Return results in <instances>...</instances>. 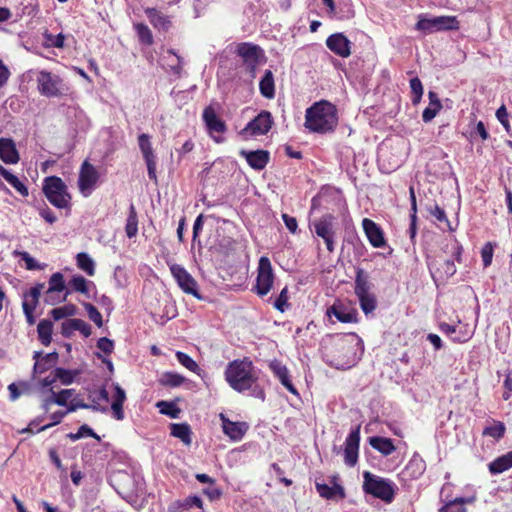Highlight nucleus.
<instances>
[{"label": "nucleus", "instance_id": "0eeeda50", "mask_svg": "<svg viewBox=\"0 0 512 512\" xmlns=\"http://www.w3.org/2000/svg\"><path fill=\"white\" fill-rule=\"evenodd\" d=\"M415 28L425 34L439 31H451L459 29V21L456 16H436L426 18L420 16Z\"/></svg>", "mask_w": 512, "mask_h": 512}, {"label": "nucleus", "instance_id": "3c124183", "mask_svg": "<svg viewBox=\"0 0 512 512\" xmlns=\"http://www.w3.org/2000/svg\"><path fill=\"white\" fill-rule=\"evenodd\" d=\"M43 288H44V284L38 283L35 286H33L28 292H26L23 295V298L25 299V297L27 296V300H29L30 305L37 307L38 302H39V297L41 295Z\"/></svg>", "mask_w": 512, "mask_h": 512}, {"label": "nucleus", "instance_id": "6ab92c4d", "mask_svg": "<svg viewBox=\"0 0 512 512\" xmlns=\"http://www.w3.org/2000/svg\"><path fill=\"white\" fill-rule=\"evenodd\" d=\"M220 418L222 420V429L225 435L233 441H239L243 438L248 430V425L245 422L230 421L224 416V414H220Z\"/></svg>", "mask_w": 512, "mask_h": 512}, {"label": "nucleus", "instance_id": "de8ad7c7", "mask_svg": "<svg viewBox=\"0 0 512 512\" xmlns=\"http://www.w3.org/2000/svg\"><path fill=\"white\" fill-rule=\"evenodd\" d=\"M176 358L178 362L189 371L194 373H198L200 371L198 364L188 354L178 351L176 352Z\"/></svg>", "mask_w": 512, "mask_h": 512}, {"label": "nucleus", "instance_id": "7c9ffc66", "mask_svg": "<svg viewBox=\"0 0 512 512\" xmlns=\"http://www.w3.org/2000/svg\"><path fill=\"white\" fill-rule=\"evenodd\" d=\"M260 93L267 99L275 96L274 76L271 70H266L259 83Z\"/></svg>", "mask_w": 512, "mask_h": 512}, {"label": "nucleus", "instance_id": "2eb2a0df", "mask_svg": "<svg viewBox=\"0 0 512 512\" xmlns=\"http://www.w3.org/2000/svg\"><path fill=\"white\" fill-rule=\"evenodd\" d=\"M360 442V427L353 429L345 440L344 462L347 466L353 467L358 461V451Z\"/></svg>", "mask_w": 512, "mask_h": 512}, {"label": "nucleus", "instance_id": "58836bf2", "mask_svg": "<svg viewBox=\"0 0 512 512\" xmlns=\"http://www.w3.org/2000/svg\"><path fill=\"white\" fill-rule=\"evenodd\" d=\"M125 232L128 238H133L138 233V218L133 204L130 205L129 214L126 220Z\"/></svg>", "mask_w": 512, "mask_h": 512}, {"label": "nucleus", "instance_id": "b1692460", "mask_svg": "<svg viewBox=\"0 0 512 512\" xmlns=\"http://www.w3.org/2000/svg\"><path fill=\"white\" fill-rule=\"evenodd\" d=\"M113 387L115 390V394L113 396V400L111 403V412L113 418H115L118 421H121L125 418L123 405L126 401V392L118 383H114Z\"/></svg>", "mask_w": 512, "mask_h": 512}, {"label": "nucleus", "instance_id": "cd10ccee", "mask_svg": "<svg viewBox=\"0 0 512 512\" xmlns=\"http://www.w3.org/2000/svg\"><path fill=\"white\" fill-rule=\"evenodd\" d=\"M372 284L369 281L368 274L362 269L357 268L356 269V276H355V286H354V292L357 297L371 294Z\"/></svg>", "mask_w": 512, "mask_h": 512}, {"label": "nucleus", "instance_id": "72a5a7b5", "mask_svg": "<svg viewBox=\"0 0 512 512\" xmlns=\"http://www.w3.org/2000/svg\"><path fill=\"white\" fill-rule=\"evenodd\" d=\"M425 470V461L420 457L419 454L415 453L407 464L406 471L408 472L409 476L417 479L425 472Z\"/></svg>", "mask_w": 512, "mask_h": 512}, {"label": "nucleus", "instance_id": "4468645a", "mask_svg": "<svg viewBox=\"0 0 512 512\" xmlns=\"http://www.w3.org/2000/svg\"><path fill=\"white\" fill-rule=\"evenodd\" d=\"M138 145L147 165L148 176L151 180L157 182L156 167L157 157L153 151L150 136L148 134H140L138 136Z\"/></svg>", "mask_w": 512, "mask_h": 512}, {"label": "nucleus", "instance_id": "a18cd8bd", "mask_svg": "<svg viewBox=\"0 0 512 512\" xmlns=\"http://www.w3.org/2000/svg\"><path fill=\"white\" fill-rule=\"evenodd\" d=\"M76 306L73 304L65 305L62 307L54 308L51 311V316L54 320L58 321L68 316H74L76 314Z\"/></svg>", "mask_w": 512, "mask_h": 512}, {"label": "nucleus", "instance_id": "13d9d810", "mask_svg": "<svg viewBox=\"0 0 512 512\" xmlns=\"http://www.w3.org/2000/svg\"><path fill=\"white\" fill-rule=\"evenodd\" d=\"M494 246L491 242H487L481 249V257L484 267H488L492 263Z\"/></svg>", "mask_w": 512, "mask_h": 512}, {"label": "nucleus", "instance_id": "9b49d317", "mask_svg": "<svg viewBox=\"0 0 512 512\" xmlns=\"http://www.w3.org/2000/svg\"><path fill=\"white\" fill-rule=\"evenodd\" d=\"M170 271L178 286L186 294H191L197 299H201V295L197 290V282L190 273L179 264L170 265Z\"/></svg>", "mask_w": 512, "mask_h": 512}, {"label": "nucleus", "instance_id": "c85d7f7f", "mask_svg": "<svg viewBox=\"0 0 512 512\" xmlns=\"http://www.w3.org/2000/svg\"><path fill=\"white\" fill-rule=\"evenodd\" d=\"M171 435L180 439L185 445H190L192 442V431L187 423H172L170 425Z\"/></svg>", "mask_w": 512, "mask_h": 512}, {"label": "nucleus", "instance_id": "393cba45", "mask_svg": "<svg viewBox=\"0 0 512 512\" xmlns=\"http://www.w3.org/2000/svg\"><path fill=\"white\" fill-rule=\"evenodd\" d=\"M65 289L64 276L60 272L51 275L49 279V287L46 291L45 303L55 305L58 301L53 299V294L62 292Z\"/></svg>", "mask_w": 512, "mask_h": 512}, {"label": "nucleus", "instance_id": "49530a36", "mask_svg": "<svg viewBox=\"0 0 512 512\" xmlns=\"http://www.w3.org/2000/svg\"><path fill=\"white\" fill-rule=\"evenodd\" d=\"M139 41L145 45H151L153 43V36L151 30L146 24L138 23L135 25Z\"/></svg>", "mask_w": 512, "mask_h": 512}, {"label": "nucleus", "instance_id": "69168bd1", "mask_svg": "<svg viewBox=\"0 0 512 512\" xmlns=\"http://www.w3.org/2000/svg\"><path fill=\"white\" fill-rule=\"evenodd\" d=\"M503 386H504V392H503L502 397L504 400H508L511 397V393H512V369L507 371V373L505 375Z\"/></svg>", "mask_w": 512, "mask_h": 512}, {"label": "nucleus", "instance_id": "c03bdc74", "mask_svg": "<svg viewBox=\"0 0 512 512\" xmlns=\"http://www.w3.org/2000/svg\"><path fill=\"white\" fill-rule=\"evenodd\" d=\"M157 407L160 412L164 415L169 416L172 419H177L180 414V409L173 403L168 401H159Z\"/></svg>", "mask_w": 512, "mask_h": 512}, {"label": "nucleus", "instance_id": "f8f14e48", "mask_svg": "<svg viewBox=\"0 0 512 512\" xmlns=\"http://www.w3.org/2000/svg\"><path fill=\"white\" fill-rule=\"evenodd\" d=\"M272 124L273 119L271 113L264 110L251 120L245 128L241 130L240 134L244 136L264 135L269 132Z\"/></svg>", "mask_w": 512, "mask_h": 512}, {"label": "nucleus", "instance_id": "412c9836", "mask_svg": "<svg viewBox=\"0 0 512 512\" xmlns=\"http://www.w3.org/2000/svg\"><path fill=\"white\" fill-rule=\"evenodd\" d=\"M0 159L5 164H17L19 162V152L13 139L0 138Z\"/></svg>", "mask_w": 512, "mask_h": 512}, {"label": "nucleus", "instance_id": "e2e57ef3", "mask_svg": "<svg viewBox=\"0 0 512 512\" xmlns=\"http://www.w3.org/2000/svg\"><path fill=\"white\" fill-rule=\"evenodd\" d=\"M21 259L25 262L26 269L28 270H40L43 268L41 264H39L36 259H34L29 253L22 252Z\"/></svg>", "mask_w": 512, "mask_h": 512}, {"label": "nucleus", "instance_id": "0e129e2a", "mask_svg": "<svg viewBox=\"0 0 512 512\" xmlns=\"http://www.w3.org/2000/svg\"><path fill=\"white\" fill-rule=\"evenodd\" d=\"M97 348L100 349L103 353L109 355L113 352L114 343L111 339L102 337L97 341Z\"/></svg>", "mask_w": 512, "mask_h": 512}, {"label": "nucleus", "instance_id": "423d86ee", "mask_svg": "<svg viewBox=\"0 0 512 512\" xmlns=\"http://www.w3.org/2000/svg\"><path fill=\"white\" fill-rule=\"evenodd\" d=\"M36 82L39 93L48 98L61 97L67 95L69 91L68 86L59 75L46 70L37 73Z\"/></svg>", "mask_w": 512, "mask_h": 512}, {"label": "nucleus", "instance_id": "a878e982", "mask_svg": "<svg viewBox=\"0 0 512 512\" xmlns=\"http://www.w3.org/2000/svg\"><path fill=\"white\" fill-rule=\"evenodd\" d=\"M145 14L150 23L159 31H167L171 26L169 17L155 8H147Z\"/></svg>", "mask_w": 512, "mask_h": 512}, {"label": "nucleus", "instance_id": "f03ea898", "mask_svg": "<svg viewBox=\"0 0 512 512\" xmlns=\"http://www.w3.org/2000/svg\"><path fill=\"white\" fill-rule=\"evenodd\" d=\"M363 350V342L355 333L336 335L332 350L324 354V361L336 369H348L359 359L358 351Z\"/></svg>", "mask_w": 512, "mask_h": 512}, {"label": "nucleus", "instance_id": "bf43d9fd", "mask_svg": "<svg viewBox=\"0 0 512 512\" xmlns=\"http://www.w3.org/2000/svg\"><path fill=\"white\" fill-rule=\"evenodd\" d=\"M22 308H23V312H24V315L26 317L28 324L33 325L35 323V318L33 316V313H34L36 307L33 305H30L29 300H27V296L25 297V300H23Z\"/></svg>", "mask_w": 512, "mask_h": 512}, {"label": "nucleus", "instance_id": "dca6fc26", "mask_svg": "<svg viewBox=\"0 0 512 512\" xmlns=\"http://www.w3.org/2000/svg\"><path fill=\"white\" fill-rule=\"evenodd\" d=\"M202 118L209 134L216 142H220V139L216 137L215 134H222L226 131L225 122L217 115L212 106H208L204 109Z\"/></svg>", "mask_w": 512, "mask_h": 512}, {"label": "nucleus", "instance_id": "5701e85b", "mask_svg": "<svg viewBox=\"0 0 512 512\" xmlns=\"http://www.w3.org/2000/svg\"><path fill=\"white\" fill-rule=\"evenodd\" d=\"M33 359L35 360L34 373L42 374L56 365L58 353L51 352L42 356V352L35 351Z\"/></svg>", "mask_w": 512, "mask_h": 512}, {"label": "nucleus", "instance_id": "052dcab7", "mask_svg": "<svg viewBox=\"0 0 512 512\" xmlns=\"http://www.w3.org/2000/svg\"><path fill=\"white\" fill-rule=\"evenodd\" d=\"M287 292V287L283 288L274 302V307L281 312H284L285 308L288 306Z\"/></svg>", "mask_w": 512, "mask_h": 512}, {"label": "nucleus", "instance_id": "7ed1b4c3", "mask_svg": "<svg viewBox=\"0 0 512 512\" xmlns=\"http://www.w3.org/2000/svg\"><path fill=\"white\" fill-rule=\"evenodd\" d=\"M336 108L327 101H320L306 110L305 127L317 133L332 131L337 125Z\"/></svg>", "mask_w": 512, "mask_h": 512}, {"label": "nucleus", "instance_id": "2f4dec72", "mask_svg": "<svg viewBox=\"0 0 512 512\" xmlns=\"http://www.w3.org/2000/svg\"><path fill=\"white\" fill-rule=\"evenodd\" d=\"M271 368L277 378L280 380L281 384L287 388L291 393L298 395V392L292 382L289 379V372L286 366L281 365L280 363H272Z\"/></svg>", "mask_w": 512, "mask_h": 512}, {"label": "nucleus", "instance_id": "f3484780", "mask_svg": "<svg viewBox=\"0 0 512 512\" xmlns=\"http://www.w3.org/2000/svg\"><path fill=\"white\" fill-rule=\"evenodd\" d=\"M326 46L336 55L346 58L351 54V42L343 33H335L326 39Z\"/></svg>", "mask_w": 512, "mask_h": 512}, {"label": "nucleus", "instance_id": "f257e3e1", "mask_svg": "<svg viewBox=\"0 0 512 512\" xmlns=\"http://www.w3.org/2000/svg\"><path fill=\"white\" fill-rule=\"evenodd\" d=\"M225 379L235 391L239 393L249 391L255 398L265 399V393L257 383L258 375L255 367L248 358L230 362L225 370Z\"/></svg>", "mask_w": 512, "mask_h": 512}, {"label": "nucleus", "instance_id": "4d7b16f0", "mask_svg": "<svg viewBox=\"0 0 512 512\" xmlns=\"http://www.w3.org/2000/svg\"><path fill=\"white\" fill-rule=\"evenodd\" d=\"M69 285L78 292L87 293V280L81 275H75L70 280Z\"/></svg>", "mask_w": 512, "mask_h": 512}, {"label": "nucleus", "instance_id": "338daca9", "mask_svg": "<svg viewBox=\"0 0 512 512\" xmlns=\"http://www.w3.org/2000/svg\"><path fill=\"white\" fill-rule=\"evenodd\" d=\"M56 392L53 389H49L48 395L44 396L41 400V408L48 412L52 404H55Z\"/></svg>", "mask_w": 512, "mask_h": 512}, {"label": "nucleus", "instance_id": "e433bc0d", "mask_svg": "<svg viewBox=\"0 0 512 512\" xmlns=\"http://www.w3.org/2000/svg\"><path fill=\"white\" fill-rule=\"evenodd\" d=\"M53 324L51 321L43 319L38 323L37 332L40 342L48 346L52 340Z\"/></svg>", "mask_w": 512, "mask_h": 512}, {"label": "nucleus", "instance_id": "4be33fe9", "mask_svg": "<svg viewBox=\"0 0 512 512\" xmlns=\"http://www.w3.org/2000/svg\"><path fill=\"white\" fill-rule=\"evenodd\" d=\"M329 316L333 315L338 321L342 323L357 322L358 312L356 309L345 306L343 304H334L328 310Z\"/></svg>", "mask_w": 512, "mask_h": 512}, {"label": "nucleus", "instance_id": "09e8293b", "mask_svg": "<svg viewBox=\"0 0 512 512\" xmlns=\"http://www.w3.org/2000/svg\"><path fill=\"white\" fill-rule=\"evenodd\" d=\"M410 88L413 95L411 101L414 105H417L423 95V86L418 77H414L410 80Z\"/></svg>", "mask_w": 512, "mask_h": 512}, {"label": "nucleus", "instance_id": "4c0bfd02", "mask_svg": "<svg viewBox=\"0 0 512 512\" xmlns=\"http://www.w3.org/2000/svg\"><path fill=\"white\" fill-rule=\"evenodd\" d=\"M54 379L58 380L62 385H70L74 382L75 378L79 375L78 370H68L64 368H56L53 372Z\"/></svg>", "mask_w": 512, "mask_h": 512}, {"label": "nucleus", "instance_id": "603ef678", "mask_svg": "<svg viewBox=\"0 0 512 512\" xmlns=\"http://www.w3.org/2000/svg\"><path fill=\"white\" fill-rule=\"evenodd\" d=\"M84 308L88 314L89 319L93 321L98 327H102V315L98 309L91 303H84Z\"/></svg>", "mask_w": 512, "mask_h": 512}, {"label": "nucleus", "instance_id": "473e14b6", "mask_svg": "<svg viewBox=\"0 0 512 512\" xmlns=\"http://www.w3.org/2000/svg\"><path fill=\"white\" fill-rule=\"evenodd\" d=\"M512 467V451L496 458L489 464V471L496 475L505 472Z\"/></svg>", "mask_w": 512, "mask_h": 512}, {"label": "nucleus", "instance_id": "aec40b11", "mask_svg": "<svg viewBox=\"0 0 512 512\" xmlns=\"http://www.w3.org/2000/svg\"><path fill=\"white\" fill-rule=\"evenodd\" d=\"M239 154L246 159L249 166L255 170H262L269 162L270 154L266 150H241Z\"/></svg>", "mask_w": 512, "mask_h": 512}, {"label": "nucleus", "instance_id": "8fccbe9b", "mask_svg": "<svg viewBox=\"0 0 512 512\" xmlns=\"http://www.w3.org/2000/svg\"><path fill=\"white\" fill-rule=\"evenodd\" d=\"M93 437L97 440H99V436L87 425V424H83L82 426L79 427L78 431L76 433H70L68 434V437L72 440V441H76V440H79L83 437Z\"/></svg>", "mask_w": 512, "mask_h": 512}, {"label": "nucleus", "instance_id": "6e6d98bb", "mask_svg": "<svg viewBox=\"0 0 512 512\" xmlns=\"http://www.w3.org/2000/svg\"><path fill=\"white\" fill-rule=\"evenodd\" d=\"M168 54L171 55L172 59L168 62V66L175 75H180L182 71V59L178 56L174 50H168Z\"/></svg>", "mask_w": 512, "mask_h": 512}, {"label": "nucleus", "instance_id": "c9c22d12", "mask_svg": "<svg viewBox=\"0 0 512 512\" xmlns=\"http://www.w3.org/2000/svg\"><path fill=\"white\" fill-rule=\"evenodd\" d=\"M475 500L474 497L471 498H455L447 502L444 506L439 509V512H467L464 505L466 503H472Z\"/></svg>", "mask_w": 512, "mask_h": 512}, {"label": "nucleus", "instance_id": "79ce46f5", "mask_svg": "<svg viewBox=\"0 0 512 512\" xmlns=\"http://www.w3.org/2000/svg\"><path fill=\"white\" fill-rule=\"evenodd\" d=\"M185 381V377L174 372H166L160 378V383L167 387H178Z\"/></svg>", "mask_w": 512, "mask_h": 512}, {"label": "nucleus", "instance_id": "f704fd0d", "mask_svg": "<svg viewBox=\"0 0 512 512\" xmlns=\"http://www.w3.org/2000/svg\"><path fill=\"white\" fill-rule=\"evenodd\" d=\"M0 175L22 196H28V188L18 179L17 176L12 174L8 169L0 164Z\"/></svg>", "mask_w": 512, "mask_h": 512}, {"label": "nucleus", "instance_id": "9d476101", "mask_svg": "<svg viewBox=\"0 0 512 512\" xmlns=\"http://www.w3.org/2000/svg\"><path fill=\"white\" fill-rule=\"evenodd\" d=\"M236 52L237 55L243 59V63L246 70L250 73V76L254 78L256 75V68L259 64V58L262 53L260 46L249 42H243L237 46Z\"/></svg>", "mask_w": 512, "mask_h": 512}, {"label": "nucleus", "instance_id": "680f3d73", "mask_svg": "<svg viewBox=\"0 0 512 512\" xmlns=\"http://www.w3.org/2000/svg\"><path fill=\"white\" fill-rule=\"evenodd\" d=\"M428 212L434 216L439 222L449 223L445 211L437 204L431 205L427 208Z\"/></svg>", "mask_w": 512, "mask_h": 512}, {"label": "nucleus", "instance_id": "5fc2aeb1", "mask_svg": "<svg viewBox=\"0 0 512 512\" xmlns=\"http://www.w3.org/2000/svg\"><path fill=\"white\" fill-rule=\"evenodd\" d=\"M74 396L75 389H63L56 393L57 399H55V404L59 406H67L68 401L71 400Z\"/></svg>", "mask_w": 512, "mask_h": 512}, {"label": "nucleus", "instance_id": "ea45409f", "mask_svg": "<svg viewBox=\"0 0 512 512\" xmlns=\"http://www.w3.org/2000/svg\"><path fill=\"white\" fill-rule=\"evenodd\" d=\"M77 266L83 270L87 275L93 276L95 274V263L93 259L85 252H80L76 256Z\"/></svg>", "mask_w": 512, "mask_h": 512}, {"label": "nucleus", "instance_id": "ddd939ff", "mask_svg": "<svg viewBox=\"0 0 512 512\" xmlns=\"http://www.w3.org/2000/svg\"><path fill=\"white\" fill-rule=\"evenodd\" d=\"M98 179L99 173L96 168L88 161H84L79 172L78 186L79 190L85 197L91 194Z\"/></svg>", "mask_w": 512, "mask_h": 512}, {"label": "nucleus", "instance_id": "bb28decb", "mask_svg": "<svg viewBox=\"0 0 512 512\" xmlns=\"http://www.w3.org/2000/svg\"><path fill=\"white\" fill-rule=\"evenodd\" d=\"M315 487L319 495L323 498L334 499L339 497L342 499L345 497L344 488L335 482H333L332 486H329L326 483L316 482Z\"/></svg>", "mask_w": 512, "mask_h": 512}, {"label": "nucleus", "instance_id": "1a4fd4ad", "mask_svg": "<svg viewBox=\"0 0 512 512\" xmlns=\"http://www.w3.org/2000/svg\"><path fill=\"white\" fill-rule=\"evenodd\" d=\"M274 274L270 260L262 256L259 260L258 275L256 279L255 290L259 296H265L272 288Z\"/></svg>", "mask_w": 512, "mask_h": 512}, {"label": "nucleus", "instance_id": "39448f33", "mask_svg": "<svg viewBox=\"0 0 512 512\" xmlns=\"http://www.w3.org/2000/svg\"><path fill=\"white\" fill-rule=\"evenodd\" d=\"M43 193L47 200L56 208L69 207L71 196L64 181L57 176H49L44 179Z\"/></svg>", "mask_w": 512, "mask_h": 512}, {"label": "nucleus", "instance_id": "a19ab883", "mask_svg": "<svg viewBox=\"0 0 512 512\" xmlns=\"http://www.w3.org/2000/svg\"><path fill=\"white\" fill-rule=\"evenodd\" d=\"M505 431H506V427L503 422L493 421L492 425L484 428L482 434L484 436L492 437L495 440H499L504 436Z\"/></svg>", "mask_w": 512, "mask_h": 512}, {"label": "nucleus", "instance_id": "20e7f679", "mask_svg": "<svg viewBox=\"0 0 512 512\" xmlns=\"http://www.w3.org/2000/svg\"><path fill=\"white\" fill-rule=\"evenodd\" d=\"M363 491L386 503H391L395 497L397 486L387 478H382L369 471L363 472Z\"/></svg>", "mask_w": 512, "mask_h": 512}, {"label": "nucleus", "instance_id": "864d4df0", "mask_svg": "<svg viewBox=\"0 0 512 512\" xmlns=\"http://www.w3.org/2000/svg\"><path fill=\"white\" fill-rule=\"evenodd\" d=\"M496 118L502 124L505 131L511 134V125L509 122V114L505 105L500 106L496 111Z\"/></svg>", "mask_w": 512, "mask_h": 512}, {"label": "nucleus", "instance_id": "a211bd4d", "mask_svg": "<svg viewBox=\"0 0 512 512\" xmlns=\"http://www.w3.org/2000/svg\"><path fill=\"white\" fill-rule=\"evenodd\" d=\"M362 227L369 243L375 248L384 247L386 244L384 233L380 226L369 218L362 220Z\"/></svg>", "mask_w": 512, "mask_h": 512}, {"label": "nucleus", "instance_id": "37998d69", "mask_svg": "<svg viewBox=\"0 0 512 512\" xmlns=\"http://www.w3.org/2000/svg\"><path fill=\"white\" fill-rule=\"evenodd\" d=\"M362 311L367 315L373 312L377 306V300L373 293L358 297Z\"/></svg>", "mask_w": 512, "mask_h": 512}, {"label": "nucleus", "instance_id": "c756f323", "mask_svg": "<svg viewBox=\"0 0 512 512\" xmlns=\"http://www.w3.org/2000/svg\"><path fill=\"white\" fill-rule=\"evenodd\" d=\"M369 444L384 456H388L395 451V446L389 438L373 436L369 438Z\"/></svg>", "mask_w": 512, "mask_h": 512}, {"label": "nucleus", "instance_id": "6e6552de", "mask_svg": "<svg viewBox=\"0 0 512 512\" xmlns=\"http://www.w3.org/2000/svg\"><path fill=\"white\" fill-rule=\"evenodd\" d=\"M336 218L332 214H324L319 219L313 220L310 228L313 227L315 234L322 238L329 252L334 251V238L336 235Z\"/></svg>", "mask_w": 512, "mask_h": 512}, {"label": "nucleus", "instance_id": "774afa93", "mask_svg": "<svg viewBox=\"0 0 512 512\" xmlns=\"http://www.w3.org/2000/svg\"><path fill=\"white\" fill-rule=\"evenodd\" d=\"M203 494H205L211 501H215L221 497L222 490L215 486V484H212L203 489Z\"/></svg>", "mask_w": 512, "mask_h": 512}]
</instances>
